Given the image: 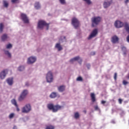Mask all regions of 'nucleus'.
I'll return each instance as SVG.
<instances>
[{"mask_svg":"<svg viewBox=\"0 0 129 129\" xmlns=\"http://www.w3.org/2000/svg\"><path fill=\"white\" fill-rule=\"evenodd\" d=\"M62 106L60 105L54 106L53 104H48L47 105V108L49 110H52V112H57L59 109H61Z\"/></svg>","mask_w":129,"mask_h":129,"instance_id":"nucleus-1","label":"nucleus"},{"mask_svg":"<svg viewBox=\"0 0 129 129\" xmlns=\"http://www.w3.org/2000/svg\"><path fill=\"white\" fill-rule=\"evenodd\" d=\"M92 27L97 26L101 22V17L99 16L94 17L91 19Z\"/></svg>","mask_w":129,"mask_h":129,"instance_id":"nucleus-2","label":"nucleus"},{"mask_svg":"<svg viewBox=\"0 0 129 129\" xmlns=\"http://www.w3.org/2000/svg\"><path fill=\"white\" fill-rule=\"evenodd\" d=\"M32 110V106L30 104H26L21 109L22 113H29Z\"/></svg>","mask_w":129,"mask_h":129,"instance_id":"nucleus-3","label":"nucleus"},{"mask_svg":"<svg viewBox=\"0 0 129 129\" xmlns=\"http://www.w3.org/2000/svg\"><path fill=\"white\" fill-rule=\"evenodd\" d=\"M46 82L48 83H52L54 81V76L52 72H48L46 75Z\"/></svg>","mask_w":129,"mask_h":129,"instance_id":"nucleus-4","label":"nucleus"},{"mask_svg":"<svg viewBox=\"0 0 129 129\" xmlns=\"http://www.w3.org/2000/svg\"><path fill=\"white\" fill-rule=\"evenodd\" d=\"M28 93L29 91H28V90H23L18 98L19 101H23V100L26 98V97L28 95Z\"/></svg>","mask_w":129,"mask_h":129,"instance_id":"nucleus-5","label":"nucleus"},{"mask_svg":"<svg viewBox=\"0 0 129 129\" xmlns=\"http://www.w3.org/2000/svg\"><path fill=\"white\" fill-rule=\"evenodd\" d=\"M44 26H46V30L49 29V25L47 24V23H46V22L43 20H40L38 22V29H43V28H44Z\"/></svg>","mask_w":129,"mask_h":129,"instance_id":"nucleus-6","label":"nucleus"},{"mask_svg":"<svg viewBox=\"0 0 129 129\" xmlns=\"http://www.w3.org/2000/svg\"><path fill=\"white\" fill-rule=\"evenodd\" d=\"M97 34H98V30L97 29H94L88 37V40H91V39L96 37Z\"/></svg>","mask_w":129,"mask_h":129,"instance_id":"nucleus-7","label":"nucleus"},{"mask_svg":"<svg viewBox=\"0 0 129 129\" xmlns=\"http://www.w3.org/2000/svg\"><path fill=\"white\" fill-rule=\"evenodd\" d=\"M111 4H112V1L105 0L103 4V7L104 9H107L110 7Z\"/></svg>","mask_w":129,"mask_h":129,"instance_id":"nucleus-8","label":"nucleus"},{"mask_svg":"<svg viewBox=\"0 0 129 129\" xmlns=\"http://www.w3.org/2000/svg\"><path fill=\"white\" fill-rule=\"evenodd\" d=\"M72 24L76 29L79 27V21L76 18H73L72 20Z\"/></svg>","mask_w":129,"mask_h":129,"instance_id":"nucleus-9","label":"nucleus"},{"mask_svg":"<svg viewBox=\"0 0 129 129\" xmlns=\"http://www.w3.org/2000/svg\"><path fill=\"white\" fill-rule=\"evenodd\" d=\"M21 19L25 24H29V18L27 16V15L22 13L21 14Z\"/></svg>","mask_w":129,"mask_h":129,"instance_id":"nucleus-10","label":"nucleus"},{"mask_svg":"<svg viewBox=\"0 0 129 129\" xmlns=\"http://www.w3.org/2000/svg\"><path fill=\"white\" fill-rule=\"evenodd\" d=\"M37 58L35 56H30L27 59V64H33L36 62Z\"/></svg>","mask_w":129,"mask_h":129,"instance_id":"nucleus-11","label":"nucleus"},{"mask_svg":"<svg viewBox=\"0 0 129 129\" xmlns=\"http://www.w3.org/2000/svg\"><path fill=\"white\" fill-rule=\"evenodd\" d=\"M8 70H4L0 73V78L1 79H5L6 76L8 74Z\"/></svg>","mask_w":129,"mask_h":129,"instance_id":"nucleus-12","label":"nucleus"},{"mask_svg":"<svg viewBox=\"0 0 129 129\" xmlns=\"http://www.w3.org/2000/svg\"><path fill=\"white\" fill-rule=\"evenodd\" d=\"M114 26L116 28H121L122 27H123V23L117 20L115 22Z\"/></svg>","mask_w":129,"mask_h":129,"instance_id":"nucleus-13","label":"nucleus"},{"mask_svg":"<svg viewBox=\"0 0 129 129\" xmlns=\"http://www.w3.org/2000/svg\"><path fill=\"white\" fill-rule=\"evenodd\" d=\"M1 39L3 42H6V41H9L10 40V36H9V35L7 34H4L1 36Z\"/></svg>","mask_w":129,"mask_h":129,"instance_id":"nucleus-14","label":"nucleus"},{"mask_svg":"<svg viewBox=\"0 0 129 129\" xmlns=\"http://www.w3.org/2000/svg\"><path fill=\"white\" fill-rule=\"evenodd\" d=\"M118 40H119V39L116 35L113 36L111 38V42L113 44H116V43H117L118 42Z\"/></svg>","mask_w":129,"mask_h":129,"instance_id":"nucleus-15","label":"nucleus"},{"mask_svg":"<svg viewBox=\"0 0 129 129\" xmlns=\"http://www.w3.org/2000/svg\"><path fill=\"white\" fill-rule=\"evenodd\" d=\"M58 96V97H60V95L58 94V93L56 92H52L50 95V98H55Z\"/></svg>","mask_w":129,"mask_h":129,"instance_id":"nucleus-16","label":"nucleus"},{"mask_svg":"<svg viewBox=\"0 0 129 129\" xmlns=\"http://www.w3.org/2000/svg\"><path fill=\"white\" fill-rule=\"evenodd\" d=\"M65 86H60L57 87L59 92H63V91H65Z\"/></svg>","mask_w":129,"mask_h":129,"instance_id":"nucleus-17","label":"nucleus"},{"mask_svg":"<svg viewBox=\"0 0 129 129\" xmlns=\"http://www.w3.org/2000/svg\"><path fill=\"white\" fill-rule=\"evenodd\" d=\"M4 53L6 56L8 57V58H11L12 57V53L9 51V50H4Z\"/></svg>","mask_w":129,"mask_h":129,"instance_id":"nucleus-18","label":"nucleus"},{"mask_svg":"<svg viewBox=\"0 0 129 129\" xmlns=\"http://www.w3.org/2000/svg\"><path fill=\"white\" fill-rule=\"evenodd\" d=\"M7 82L9 85H13V78H9L7 79Z\"/></svg>","mask_w":129,"mask_h":129,"instance_id":"nucleus-19","label":"nucleus"},{"mask_svg":"<svg viewBox=\"0 0 129 129\" xmlns=\"http://www.w3.org/2000/svg\"><path fill=\"white\" fill-rule=\"evenodd\" d=\"M55 48L57 49L58 51H61V50L63 49L62 46H61V45H60V43H56L55 45Z\"/></svg>","mask_w":129,"mask_h":129,"instance_id":"nucleus-20","label":"nucleus"},{"mask_svg":"<svg viewBox=\"0 0 129 129\" xmlns=\"http://www.w3.org/2000/svg\"><path fill=\"white\" fill-rule=\"evenodd\" d=\"M34 7L36 10H39L41 8V5L39 2H36L34 5Z\"/></svg>","mask_w":129,"mask_h":129,"instance_id":"nucleus-21","label":"nucleus"},{"mask_svg":"<svg viewBox=\"0 0 129 129\" xmlns=\"http://www.w3.org/2000/svg\"><path fill=\"white\" fill-rule=\"evenodd\" d=\"M79 59V56H76L73 58H72L70 61L71 62V63H73V62L75 61H78Z\"/></svg>","mask_w":129,"mask_h":129,"instance_id":"nucleus-22","label":"nucleus"},{"mask_svg":"<svg viewBox=\"0 0 129 129\" xmlns=\"http://www.w3.org/2000/svg\"><path fill=\"white\" fill-rule=\"evenodd\" d=\"M18 70L20 72H22V71H24V70H25V66H20L18 68Z\"/></svg>","mask_w":129,"mask_h":129,"instance_id":"nucleus-23","label":"nucleus"},{"mask_svg":"<svg viewBox=\"0 0 129 129\" xmlns=\"http://www.w3.org/2000/svg\"><path fill=\"white\" fill-rule=\"evenodd\" d=\"M11 103L12 104L14 105V106H18V103H17V101L16 100V99H13L11 100Z\"/></svg>","mask_w":129,"mask_h":129,"instance_id":"nucleus-24","label":"nucleus"},{"mask_svg":"<svg viewBox=\"0 0 129 129\" xmlns=\"http://www.w3.org/2000/svg\"><path fill=\"white\" fill-rule=\"evenodd\" d=\"M91 97L92 102H95L96 99H95V95L94 94V93L91 94Z\"/></svg>","mask_w":129,"mask_h":129,"instance_id":"nucleus-25","label":"nucleus"},{"mask_svg":"<svg viewBox=\"0 0 129 129\" xmlns=\"http://www.w3.org/2000/svg\"><path fill=\"white\" fill-rule=\"evenodd\" d=\"M124 27L125 28V30L129 34V26L127 23H125Z\"/></svg>","mask_w":129,"mask_h":129,"instance_id":"nucleus-26","label":"nucleus"},{"mask_svg":"<svg viewBox=\"0 0 129 129\" xmlns=\"http://www.w3.org/2000/svg\"><path fill=\"white\" fill-rule=\"evenodd\" d=\"M3 4L5 8H8V7H9V3H8V1L6 0L3 1Z\"/></svg>","mask_w":129,"mask_h":129,"instance_id":"nucleus-27","label":"nucleus"},{"mask_svg":"<svg viewBox=\"0 0 129 129\" xmlns=\"http://www.w3.org/2000/svg\"><path fill=\"white\" fill-rule=\"evenodd\" d=\"M83 2H85L86 4H87L88 5H91L92 4V2H91V0H83Z\"/></svg>","mask_w":129,"mask_h":129,"instance_id":"nucleus-28","label":"nucleus"},{"mask_svg":"<svg viewBox=\"0 0 129 129\" xmlns=\"http://www.w3.org/2000/svg\"><path fill=\"white\" fill-rule=\"evenodd\" d=\"M122 50L123 52V55H125L126 54V48L124 46H122L121 47Z\"/></svg>","mask_w":129,"mask_h":129,"instance_id":"nucleus-29","label":"nucleus"},{"mask_svg":"<svg viewBox=\"0 0 129 129\" xmlns=\"http://www.w3.org/2000/svg\"><path fill=\"white\" fill-rule=\"evenodd\" d=\"M15 116V113H11L10 114L9 117L10 119H12V118H14Z\"/></svg>","mask_w":129,"mask_h":129,"instance_id":"nucleus-30","label":"nucleus"},{"mask_svg":"<svg viewBox=\"0 0 129 129\" xmlns=\"http://www.w3.org/2000/svg\"><path fill=\"white\" fill-rule=\"evenodd\" d=\"M79 113H78V112H76V113H75V118H79Z\"/></svg>","mask_w":129,"mask_h":129,"instance_id":"nucleus-31","label":"nucleus"},{"mask_svg":"<svg viewBox=\"0 0 129 129\" xmlns=\"http://www.w3.org/2000/svg\"><path fill=\"white\" fill-rule=\"evenodd\" d=\"M4 29V24L3 23L0 24V33L3 32V30Z\"/></svg>","mask_w":129,"mask_h":129,"instance_id":"nucleus-32","label":"nucleus"},{"mask_svg":"<svg viewBox=\"0 0 129 129\" xmlns=\"http://www.w3.org/2000/svg\"><path fill=\"white\" fill-rule=\"evenodd\" d=\"M13 45L11 44H9L6 45V49H12Z\"/></svg>","mask_w":129,"mask_h":129,"instance_id":"nucleus-33","label":"nucleus"},{"mask_svg":"<svg viewBox=\"0 0 129 129\" xmlns=\"http://www.w3.org/2000/svg\"><path fill=\"white\" fill-rule=\"evenodd\" d=\"M59 3L61 5H66V0H59Z\"/></svg>","mask_w":129,"mask_h":129,"instance_id":"nucleus-34","label":"nucleus"},{"mask_svg":"<svg viewBox=\"0 0 129 129\" xmlns=\"http://www.w3.org/2000/svg\"><path fill=\"white\" fill-rule=\"evenodd\" d=\"M46 129H54V126L52 125H49L46 127Z\"/></svg>","mask_w":129,"mask_h":129,"instance_id":"nucleus-35","label":"nucleus"},{"mask_svg":"<svg viewBox=\"0 0 129 129\" xmlns=\"http://www.w3.org/2000/svg\"><path fill=\"white\" fill-rule=\"evenodd\" d=\"M11 2L13 4H17V3H18L19 0H11Z\"/></svg>","mask_w":129,"mask_h":129,"instance_id":"nucleus-36","label":"nucleus"},{"mask_svg":"<svg viewBox=\"0 0 129 129\" xmlns=\"http://www.w3.org/2000/svg\"><path fill=\"white\" fill-rule=\"evenodd\" d=\"M77 81H82V78L81 77H79L77 79Z\"/></svg>","mask_w":129,"mask_h":129,"instance_id":"nucleus-37","label":"nucleus"},{"mask_svg":"<svg viewBox=\"0 0 129 129\" xmlns=\"http://www.w3.org/2000/svg\"><path fill=\"white\" fill-rule=\"evenodd\" d=\"M123 85H126V84H128V82H127L125 80H123Z\"/></svg>","mask_w":129,"mask_h":129,"instance_id":"nucleus-38","label":"nucleus"},{"mask_svg":"<svg viewBox=\"0 0 129 129\" xmlns=\"http://www.w3.org/2000/svg\"><path fill=\"white\" fill-rule=\"evenodd\" d=\"M117 74L116 73H115L114 74V79L115 80H116V77H117Z\"/></svg>","mask_w":129,"mask_h":129,"instance_id":"nucleus-39","label":"nucleus"},{"mask_svg":"<svg viewBox=\"0 0 129 129\" xmlns=\"http://www.w3.org/2000/svg\"><path fill=\"white\" fill-rule=\"evenodd\" d=\"M30 86V83H29L28 82H26L25 83V86H27V87H29Z\"/></svg>","mask_w":129,"mask_h":129,"instance_id":"nucleus-40","label":"nucleus"},{"mask_svg":"<svg viewBox=\"0 0 129 129\" xmlns=\"http://www.w3.org/2000/svg\"><path fill=\"white\" fill-rule=\"evenodd\" d=\"M94 107H95V110H99V108L98 107V106L96 105V106H95Z\"/></svg>","mask_w":129,"mask_h":129,"instance_id":"nucleus-41","label":"nucleus"},{"mask_svg":"<svg viewBox=\"0 0 129 129\" xmlns=\"http://www.w3.org/2000/svg\"><path fill=\"white\" fill-rule=\"evenodd\" d=\"M78 62H79V63H80V64H81V62H82V59L80 58V57H79V58L78 59Z\"/></svg>","mask_w":129,"mask_h":129,"instance_id":"nucleus-42","label":"nucleus"},{"mask_svg":"<svg viewBox=\"0 0 129 129\" xmlns=\"http://www.w3.org/2000/svg\"><path fill=\"white\" fill-rule=\"evenodd\" d=\"M105 103H106V101H105L104 100L101 101V104H105Z\"/></svg>","mask_w":129,"mask_h":129,"instance_id":"nucleus-43","label":"nucleus"},{"mask_svg":"<svg viewBox=\"0 0 129 129\" xmlns=\"http://www.w3.org/2000/svg\"><path fill=\"white\" fill-rule=\"evenodd\" d=\"M118 102L120 104H121V102H122V100H121V99H119Z\"/></svg>","mask_w":129,"mask_h":129,"instance_id":"nucleus-44","label":"nucleus"},{"mask_svg":"<svg viewBox=\"0 0 129 129\" xmlns=\"http://www.w3.org/2000/svg\"><path fill=\"white\" fill-rule=\"evenodd\" d=\"M16 107L17 111H20V108L18 106V105H17V106H16Z\"/></svg>","mask_w":129,"mask_h":129,"instance_id":"nucleus-45","label":"nucleus"},{"mask_svg":"<svg viewBox=\"0 0 129 129\" xmlns=\"http://www.w3.org/2000/svg\"><path fill=\"white\" fill-rule=\"evenodd\" d=\"M128 2H129V0H125L124 1V3L126 5V4H127L128 3Z\"/></svg>","mask_w":129,"mask_h":129,"instance_id":"nucleus-46","label":"nucleus"},{"mask_svg":"<svg viewBox=\"0 0 129 129\" xmlns=\"http://www.w3.org/2000/svg\"><path fill=\"white\" fill-rule=\"evenodd\" d=\"M126 40H127V42L129 43V35L127 37Z\"/></svg>","mask_w":129,"mask_h":129,"instance_id":"nucleus-47","label":"nucleus"},{"mask_svg":"<svg viewBox=\"0 0 129 129\" xmlns=\"http://www.w3.org/2000/svg\"><path fill=\"white\" fill-rule=\"evenodd\" d=\"M111 122L112 123H115V121H114V120H112L111 121Z\"/></svg>","mask_w":129,"mask_h":129,"instance_id":"nucleus-48","label":"nucleus"},{"mask_svg":"<svg viewBox=\"0 0 129 129\" xmlns=\"http://www.w3.org/2000/svg\"><path fill=\"white\" fill-rule=\"evenodd\" d=\"M124 113H125L124 112V111H122V112H121V114L122 115H123V114H124Z\"/></svg>","mask_w":129,"mask_h":129,"instance_id":"nucleus-49","label":"nucleus"},{"mask_svg":"<svg viewBox=\"0 0 129 129\" xmlns=\"http://www.w3.org/2000/svg\"><path fill=\"white\" fill-rule=\"evenodd\" d=\"M87 67H88V69H89L90 67V64H87Z\"/></svg>","mask_w":129,"mask_h":129,"instance_id":"nucleus-50","label":"nucleus"},{"mask_svg":"<svg viewBox=\"0 0 129 129\" xmlns=\"http://www.w3.org/2000/svg\"><path fill=\"white\" fill-rule=\"evenodd\" d=\"M13 129H17V127H16V126H14L13 127Z\"/></svg>","mask_w":129,"mask_h":129,"instance_id":"nucleus-51","label":"nucleus"},{"mask_svg":"<svg viewBox=\"0 0 129 129\" xmlns=\"http://www.w3.org/2000/svg\"><path fill=\"white\" fill-rule=\"evenodd\" d=\"M84 112L86 113V111H84Z\"/></svg>","mask_w":129,"mask_h":129,"instance_id":"nucleus-52","label":"nucleus"}]
</instances>
